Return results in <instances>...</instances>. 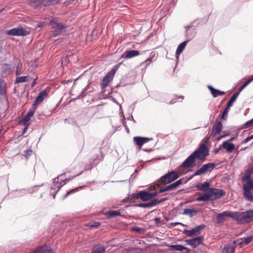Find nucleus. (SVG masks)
Masks as SVG:
<instances>
[{
    "instance_id": "obj_1",
    "label": "nucleus",
    "mask_w": 253,
    "mask_h": 253,
    "mask_svg": "<svg viewBox=\"0 0 253 253\" xmlns=\"http://www.w3.org/2000/svg\"><path fill=\"white\" fill-rule=\"evenodd\" d=\"M208 155L209 150L206 145L204 144H201L197 150L191 154V168L195 165L196 159L199 160L198 165H200Z\"/></svg>"
},
{
    "instance_id": "obj_2",
    "label": "nucleus",
    "mask_w": 253,
    "mask_h": 253,
    "mask_svg": "<svg viewBox=\"0 0 253 253\" xmlns=\"http://www.w3.org/2000/svg\"><path fill=\"white\" fill-rule=\"evenodd\" d=\"M248 169L246 174L242 177L243 181L246 182L243 185V195L245 199L249 202H253V194L251 191V188L253 187V179L251 178V173L248 172Z\"/></svg>"
},
{
    "instance_id": "obj_3",
    "label": "nucleus",
    "mask_w": 253,
    "mask_h": 253,
    "mask_svg": "<svg viewBox=\"0 0 253 253\" xmlns=\"http://www.w3.org/2000/svg\"><path fill=\"white\" fill-rule=\"evenodd\" d=\"M178 177L179 174L177 171H172L162 176L155 182V184L157 187H160L162 185H166L172 182Z\"/></svg>"
},
{
    "instance_id": "obj_4",
    "label": "nucleus",
    "mask_w": 253,
    "mask_h": 253,
    "mask_svg": "<svg viewBox=\"0 0 253 253\" xmlns=\"http://www.w3.org/2000/svg\"><path fill=\"white\" fill-rule=\"evenodd\" d=\"M236 212V221L240 224H244L253 222V210H249L246 211Z\"/></svg>"
},
{
    "instance_id": "obj_5",
    "label": "nucleus",
    "mask_w": 253,
    "mask_h": 253,
    "mask_svg": "<svg viewBox=\"0 0 253 253\" xmlns=\"http://www.w3.org/2000/svg\"><path fill=\"white\" fill-rule=\"evenodd\" d=\"M118 69V66L114 67L103 78L101 83V90L102 92H105L106 87L113 80L115 73Z\"/></svg>"
},
{
    "instance_id": "obj_6",
    "label": "nucleus",
    "mask_w": 253,
    "mask_h": 253,
    "mask_svg": "<svg viewBox=\"0 0 253 253\" xmlns=\"http://www.w3.org/2000/svg\"><path fill=\"white\" fill-rule=\"evenodd\" d=\"M236 212L231 211H224L221 213H218L216 215V220L217 223H221L224 221L226 218L230 217L236 221Z\"/></svg>"
},
{
    "instance_id": "obj_7",
    "label": "nucleus",
    "mask_w": 253,
    "mask_h": 253,
    "mask_svg": "<svg viewBox=\"0 0 253 253\" xmlns=\"http://www.w3.org/2000/svg\"><path fill=\"white\" fill-rule=\"evenodd\" d=\"M53 1L54 0H30L29 3L32 7L39 8L43 6L51 5Z\"/></svg>"
},
{
    "instance_id": "obj_8",
    "label": "nucleus",
    "mask_w": 253,
    "mask_h": 253,
    "mask_svg": "<svg viewBox=\"0 0 253 253\" xmlns=\"http://www.w3.org/2000/svg\"><path fill=\"white\" fill-rule=\"evenodd\" d=\"M215 166V164L211 163H209L203 165L199 169L197 170L192 176H191V179L193 176L199 175L208 171H211Z\"/></svg>"
},
{
    "instance_id": "obj_9",
    "label": "nucleus",
    "mask_w": 253,
    "mask_h": 253,
    "mask_svg": "<svg viewBox=\"0 0 253 253\" xmlns=\"http://www.w3.org/2000/svg\"><path fill=\"white\" fill-rule=\"evenodd\" d=\"M211 200L219 199L225 195L226 192L222 189L211 188L209 190Z\"/></svg>"
},
{
    "instance_id": "obj_10",
    "label": "nucleus",
    "mask_w": 253,
    "mask_h": 253,
    "mask_svg": "<svg viewBox=\"0 0 253 253\" xmlns=\"http://www.w3.org/2000/svg\"><path fill=\"white\" fill-rule=\"evenodd\" d=\"M8 35L16 36H26L29 33L23 28H14L7 31Z\"/></svg>"
},
{
    "instance_id": "obj_11",
    "label": "nucleus",
    "mask_w": 253,
    "mask_h": 253,
    "mask_svg": "<svg viewBox=\"0 0 253 253\" xmlns=\"http://www.w3.org/2000/svg\"><path fill=\"white\" fill-rule=\"evenodd\" d=\"M168 199L167 198H164L161 199H154L148 203H142L137 205V207L141 208H151L155 207L159 204L166 201Z\"/></svg>"
},
{
    "instance_id": "obj_12",
    "label": "nucleus",
    "mask_w": 253,
    "mask_h": 253,
    "mask_svg": "<svg viewBox=\"0 0 253 253\" xmlns=\"http://www.w3.org/2000/svg\"><path fill=\"white\" fill-rule=\"evenodd\" d=\"M182 180L181 179H179L178 180L175 181V182L170 184L167 186H165L164 188H161L159 190V193H163L166 191H170L173 189H175L179 185L181 184Z\"/></svg>"
},
{
    "instance_id": "obj_13",
    "label": "nucleus",
    "mask_w": 253,
    "mask_h": 253,
    "mask_svg": "<svg viewBox=\"0 0 253 253\" xmlns=\"http://www.w3.org/2000/svg\"><path fill=\"white\" fill-rule=\"evenodd\" d=\"M204 240L203 236H200L195 238L191 237V246L193 248H196L200 245L203 244Z\"/></svg>"
},
{
    "instance_id": "obj_14",
    "label": "nucleus",
    "mask_w": 253,
    "mask_h": 253,
    "mask_svg": "<svg viewBox=\"0 0 253 253\" xmlns=\"http://www.w3.org/2000/svg\"><path fill=\"white\" fill-rule=\"evenodd\" d=\"M140 54L138 50H126L122 55V58L125 59H130L136 57Z\"/></svg>"
},
{
    "instance_id": "obj_15",
    "label": "nucleus",
    "mask_w": 253,
    "mask_h": 253,
    "mask_svg": "<svg viewBox=\"0 0 253 253\" xmlns=\"http://www.w3.org/2000/svg\"><path fill=\"white\" fill-rule=\"evenodd\" d=\"M47 95L48 94L46 90H42L36 97V99L33 103L34 106H37L39 103L42 102L45 98H46Z\"/></svg>"
},
{
    "instance_id": "obj_16",
    "label": "nucleus",
    "mask_w": 253,
    "mask_h": 253,
    "mask_svg": "<svg viewBox=\"0 0 253 253\" xmlns=\"http://www.w3.org/2000/svg\"><path fill=\"white\" fill-rule=\"evenodd\" d=\"M53 24L52 27L55 29V36L61 34L66 28L64 25L60 23L53 22Z\"/></svg>"
},
{
    "instance_id": "obj_17",
    "label": "nucleus",
    "mask_w": 253,
    "mask_h": 253,
    "mask_svg": "<svg viewBox=\"0 0 253 253\" xmlns=\"http://www.w3.org/2000/svg\"><path fill=\"white\" fill-rule=\"evenodd\" d=\"M206 227L205 225L201 224L191 229V237L199 235Z\"/></svg>"
},
{
    "instance_id": "obj_18",
    "label": "nucleus",
    "mask_w": 253,
    "mask_h": 253,
    "mask_svg": "<svg viewBox=\"0 0 253 253\" xmlns=\"http://www.w3.org/2000/svg\"><path fill=\"white\" fill-rule=\"evenodd\" d=\"M137 198H139L143 201H147L151 199L150 193L143 190L140 191L137 194Z\"/></svg>"
},
{
    "instance_id": "obj_19",
    "label": "nucleus",
    "mask_w": 253,
    "mask_h": 253,
    "mask_svg": "<svg viewBox=\"0 0 253 253\" xmlns=\"http://www.w3.org/2000/svg\"><path fill=\"white\" fill-rule=\"evenodd\" d=\"M58 176L56 178H55L53 180V185L52 187V189H56L58 188V191L62 186L65 185L67 181H69L70 179H65L64 180H61L60 183L58 182Z\"/></svg>"
},
{
    "instance_id": "obj_20",
    "label": "nucleus",
    "mask_w": 253,
    "mask_h": 253,
    "mask_svg": "<svg viewBox=\"0 0 253 253\" xmlns=\"http://www.w3.org/2000/svg\"><path fill=\"white\" fill-rule=\"evenodd\" d=\"M221 147L223 149H225L228 153H232L235 149V145L227 141L223 142Z\"/></svg>"
},
{
    "instance_id": "obj_21",
    "label": "nucleus",
    "mask_w": 253,
    "mask_h": 253,
    "mask_svg": "<svg viewBox=\"0 0 253 253\" xmlns=\"http://www.w3.org/2000/svg\"><path fill=\"white\" fill-rule=\"evenodd\" d=\"M223 128L221 122H217L212 127V133L214 136H216L221 131Z\"/></svg>"
},
{
    "instance_id": "obj_22",
    "label": "nucleus",
    "mask_w": 253,
    "mask_h": 253,
    "mask_svg": "<svg viewBox=\"0 0 253 253\" xmlns=\"http://www.w3.org/2000/svg\"><path fill=\"white\" fill-rule=\"evenodd\" d=\"M150 139H149L147 137H141L138 136H136L133 138L134 143L140 147H141L144 143L147 142Z\"/></svg>"
},
{
    "instance_id": "obj_23",
    "label": "nucleus",
    "mask_w": 253,
    "mask_h": 253,
    "mask_svg": "<svg viewBox=\"0 0 253 253\" xmlns=\"http://www.w3.org/2000/svg\"><path fill=\"white\" fill-rule=\"evenodd\" d=\"M253 240V236H249L246 238H241L237 241L238 244L242 247L244 245H247L250 244Z\"/></svg>"
},
{
    "instance_id": "obj_24",
    "label": "nucleus",
    "mask_w": 253,
    "mask_h": 253,
    "mask_svg": "<svg viewBox=\"0 0 253 253\" xmlns=\"http://www.w3.org/2000/svg\"><path fill=\"white\" fill-rule=\"evenodd\" d=\"M208 88L210 89V90L211 92V93L212 94V95L213 97H216L220 95H223L225 94V92L220 91L217 89H216L214 88L211 85H209Z\"/></svg>"
},
{
    "instance_id": "obj_25",
    "label": "nucleus",
    "mask_w": 253,
    "mask_h": 253,
    "mask_svg": "<svg viewBox=\"0 0 253 253\" xmlns=\"http://www.w3.org/2000/svg\"><path fill=\"white\" fill-rule=\"evenodd\" d=\"M105 250L106 249L103 246L97 245L93 247L91 253H104Z\"/></svg>"
},
{
    "instance_id": "obj_26",
    "label": "nucleus",
    "mask_w": 253,
    "mask_h": 253,
    "mask_svg": "<svg viewBox=\"0 0 253 253\" xmlns=\"http://www.w3.org/2000/svg\"><path fill=\"white\" fill-rule=\"evenodd\" d=\"M188 41H184L182 42H181L179 45L178 46L176 52H175V56L176 57H178V56L180 54V53L183 51L184 49L185 48L187 42Z\"/></svg>"
},
{
    "instance_id": "obj_27",
    "label": "nucleus",
    "mask_w": 253,
    "mask_h": 253,
    "mask_svg": "<svg viewBox=\"0 0 253 253\" xmlns=\"http://www.w3.org/2000/svg\"><path fill=\"white\" fill-rule=\"evenodd\" d=\"M156 53L154 52H152L150 54L149 57L142 62L141 64H145L146 66H147L153 61L154 59H156Z\"/></svg>"
},
{
    "instance_id": "obj_28",
    "label": "nucleus",
    "mask_w": 253,
    "mask_h": 253,
    "mask_svg": "<svg viewBox=\"0 0 253 253\" xmlns=\"http://www.w3.org/2000/svg\"><path fill=\"white\" fill-rule=\"evenodd\" d=\"M170 247L172 249H173V250H175L176 251H185V253L188 252V251H189L188 248H187L186 247H185L182 245H171L170 246Z\"/></svg>"
},
{
    "instance_id": "obj_29",
    "label": "nucleus",
    "mask_w": 253,
    "mask_h": 253,
    "mask_svg": "<svg viewBox=\"0 0 253 253\" xmlns=\"http://www.w3.org/2000/svg\"><path fill=\"white\" fill-rule=\"evenodd\" d=\"M29 79V77L28 76H21V77H16L15 84H19L21 83H25L28 81Z\"/></svg>"
},
{
    "instance_id": "obj_30",
    "label": "nucleus",
    "mask_w": 253,
    "mask_h": 253,
    "mask_svg": "<svg viewBox=\"0 0 253 253\" xmlns=\"http://www.w3.org/2000/svg\"><path fill=\"white\" fill-rule=\"evenodd\" d=\"M210 196L208 191L205 194L199 197L197 200L199 201H207L210 199L211 200Z\"/></svg>"
},
{
    "instance_id": "obj_31",
    "label": "nucleus",
    "mask_w": 253,
    "mask_h": 253,
    "mask_svg": "<svg viewBox=\"0 0 253 253\" xmlns=\"http://www.w3.org/2000/svg\"><path fill=\"white\" fill-rule=\"evenodd\" d=\"M235 247L233 246H226L223 249L222 253H234Z\"/></svg>"
},
{
    "instance_id": "obj_32",
    "label": "nucleus",
    "mask_w": 253,
    "mask_h": 253,
    "mask_svg": "<svg viewBox=\"0 0 253 253\" xmlns=\"http://www.w3.org/2000/svg\"><path fill=\"white\" fill-rule=\"evenodd\" d=\"M210 183L208 182H205L204 183L198 184L196 187L199 190H205L208 189Z\"/></svg>"
},
{
    "instance_id": "obj_33",
    "label": "nucleus",
    "mask_w": 253,
    "mask_h": 253,
    "mask_svg": "<svg viewBox=\"0 0 253 253\" xmlns=\"http://www.w3.org/2000/svg\"><path fill=\"white\" fill-rule=\"evenodd\" d=\"M239 94V92L235 93L229 99V101L227 103V106L231 107L232 106L233 102L236 99L237 96Z\"/></svg>"
},
{
    "instance_id": "obj_34",
    "label": "nucleus",
    "mask_w": 253,
    "mask_h": 253,
    "mask_svg": "<svg viewBox=\"0 0 253 253\" xmlns=\"http://www.w3.org/2000/svg\"><path fill=\"white\" fill-rule=\"evenodd\" d=\"M190 168V156L183 162V163L179 167V169L182 168Z\"/></svg>"
},
{
    "instance_id": "obj_35",
    "label": "nucleus",
    "mask_w": 253,
    "mask_h": 253,
    "mask_svg": "<svg viewBox=\"0 0 253 253\" xmlns=\"http://www.w3.org/2000/svg\"><path fill=\"white\" fill-rule=\"evenodd\" d=\"M252 81H253V75L241 86H240L239 88V91H241Z\"/></svg>"
},
{
    "instance_id": "obj_36",
    "label": "nucleus",
    "mask_w": 253,
    "mask_h": 253,
    "mask_svg": "<svg viewBox=\"0 0 253 253\" xmlns=\"http://www.w3.org/2000/svg\"><path fill=\"white\" fill-rule=\"evenodd\" d=\"M230 110V107L227 106L226 108H225L224 111L222 113V114L221 116V119H222L223 120H226L227 118V114Z\"/></svg>"
},
{
    "instance_id": "obj_37",
    "label": "nucleus",
    "mask_w": 253,
    "mask_h": 253,
    "mask_svg": "<svg viewBox=\"0 0 253 253\" xmlns=\"http://www.w3.org/2000/svg\"><path fill=\"white\" fill-rule=\"evenodd\" d=\"M5 93V84L0 80V95H4Z\"/></svg>"
},
{
    "instance_id": "obj_38",
    "label": "nucleus",
    "mask_w": 253,
    "mask_h": 253,
    "mask_svg": "<svg viewBox=\"0 0 253 253\" xmlns=\"http://www.w3.org/2000/svg\"><path fill=\"white\" fill-rule=\"evenodd\" d=\"M253 126V119L247 122L245 124L242 126V128H247Z\"/></svg>"
},
{
    "instance_id": "obj_39",
    "label": "nucleus",
    "mask_w": 253,
    "mask_h": 253,
    "mask_svg": "<svg viewBox=\"0 0 253 253\" xmlns=\"http://www.w3.org/2000/svg\"><path fill=\"white\" fill-rule=\"evenodd\" d=\"M36 108H37V106H34V104H33L32 108L27 113L26 115L30 117V118H31L34 115V114L36 111Z\"/></svg>"
},
{
    "instance_id": "obj_40",
    "label": "nucleus",
    "mask_w": 253,
    "mask_h": 253,
    "mask_svg": "<svg viewBox=\"0 0 253 253\" xmlns=\"http://www.w3.org/2000/svg\"><path fill=\"white\" fill-rule=\"evenodd\" d=\"M108 214L110 217H115L121 215V212L119 211H109Z\"/></svg>"
},
{
    "instance_id": "obj_41",
    "label": "nucleus",
    "mask_w": 253,
    "mask_h": 253,
    "mask_svg": "<svg viewBox=\"0 0 253 253\" xmlns=\"http://www.w3.org/2000/svg\"><path fill=\"white\" fill-rule=\"evenodd\" d=\"M31 118L27 115H26L22 121V123L23 126H27V125H29V122Z\"/></svg>"
},
{
    "instance_id": "obj_42",
    "label": "nucleus",
    "mask_w": 253,
    "mask_h": 253,
    "mask_svg": "<svg viewBox=\"0 0 253 253\" xmlns=\"http://www.w3.org/2000/svg\"><path fill=\"white\" fill-rule=\"evenodd\" d=\"M100 225V223L98 222H94L92 223H89V226L93 227H97Z\"/></svg>"
},
{
    "instance_id": "obj_43",
    "label": "nucleus",
    "mask_w": 253,
    "mask_h": 253,
    "mask_svg": "<svg viewBox=\"0 0 253 253\" xmlns=\"http://www.w3.org/2000/svg\"><path fill=\"white\" fill-rule=\"evenodd\" d=\"M253 139V137H252V135L248 136L243 141L242 144L246 143Z\"/></svg>"
},
{
    "instance_id": "obj_44",
    "label": "nucleus",
    "mask_w": 253,
    "mask_h": 253,
    "mask_svg": "<svg viewBox=\"0 0 253 253\" xmlns=\"http://www.w3.org/2000/svg\"><path fill=\"white\" fill-rule=\"evenodd\" d=\"M20 66H21V65L19 64L17 67V71H16V76L22 74V72L20 70Z\"/></svg>"
},
{
    "instance_id": "obj_45",
    "label": "nucleus",
    "mask_w": 253,
    "mask_h": 253,
    "mask_svg": "<svg viewBox=\"0 0 253 253\" xmlns=\"http://www.w3.org/2000/svg\"><path fill=\"white\" fill-rule=\"evenodd\" d=\"M78 189V188H76L75 189H73L72 190H70V191L68 192L64 196V198H66L69 194L73 193L75 192V191Z\"/></svg>"
},
{
    "instance_id": "obj_46",
    "label": "nucleus",
    "mask_w": 253,
    "mask_h": 253,
    "mask_svg": "<svg viewBox=\"0 0 253 253\" xmlns=\"http://www.w3.org/2000/svg\"><path fill=\"white\" fill-rule=\"evenodd\" d=\"M159 193V191L158 192H154L153 193H150V196H151V199L152 198H154L155 197H156V196H157V195Z\"/></svg>"
},
{
    "instance_id": "obj_47",
    "label": "nucleus",
    "mask_w": 253,
    "mask_h": 253,
    "mask_svg": "<svg viewBox=\"0 0 253 253\" xmlns=\"http://www.w3.org/2000/svg\"><path fill=\"white\" fill-rule=\"evenodd\" d=\"M154 221H155V223L156 224H160L161 223V218H160V217H155L154 218Z\"/></svg>"
},
{
    "instance_id": "obj_48",
    "label": "nucleus",
    "mask_w": 253,
    "mask_h": 253,
    "mask_svg": "<svg viewBox=\"0 0 253 253\" xmlns=\"http://www.w3.org/2000/svg\"><path fill=\"white\" fill-rule=\"evenodd\" d=\"M3 67L5 68V69H8L10 70L11 69V66L8 64H4L3 65Z\"/></svg>"
},
{
    "instance_id": "obj_49",
    "label": "nucleus",
    "mask_w": 253,
    "mask_h": 253,
    "mask_svg": "<svg viewBox=\"0 0 253 253\" xmlns=\"http://www.w3.org/2000/svg\"><path fill=\"white\" fill-rule=\"evenodd\" d=\"M197 211L194 209H191V216L196 214Z\"/></svg>"
},
{
    "instance_id": "obj_50",
    "label": "nucleus",
    "mask_w": 253,
    "mask_h": 253,
    "mask_svg": "<svg viewBox=\"0 0 253 253\" xmlns=\"http://www.w3.org/2000/svg\"><path fill=\"white\" fill-rule=\"evenodd\" d=\"M222 148V147H221V145L217 149H215L214 150V153L215 154H217V153L219 152V151Z\"/></svg>"
},
{
    "instance_id": "obj_51",
    "label": "nucleus",
    "mask_w": 253,
    "mask_h": 253,
    "mask_svg": "<svg viewBox=\"0 0 253 253\" xmlns=\"http://www.w3.org/2000/svg\"><path fill=\"white\" fill-rule=\"evenodd\" d=\"M184 214H190V209H185L183 211Z\"/></svg>"
},
{
    "instance_id": "obj_52",
    "label": "nucleus",
    "mask_w": 253,
    "mask_h": 253,
    "mask_svg": "<svg viewBox=\"0 0 253 253\" xmlns=\"http://www.w3.org/2000/svg\"><path fill=\"white\" fill-rule=\"evenodd\" d=\"M32 150H27L25 151L26 155L29 156L32 154Z\"/></svg>"
},
{
    "instance_id": "obj_53",
    "label": "nucleus",
    "mask_w": 253,
    "mask_h": 253,
    "mask_svg": "<svg viewBox=\"0 0 253 253\" xmlns=\"http://www.w3.org/2000/svg\"><path fill=\"white\" fill-rule=\"evenodd\" d=\"M103 160V158H101L100 159H99V160H97V159H95L94 160V162L95 163V164H98L100 161H101Z\"/></svg>"
},
{
    "instance_id": "obj_54",
    "label": "nucleus",
    "mask_w": 253,
    "mask_h": 253,
    "mask_svg": "<svg viewBox=\"0 0 253 253\" xmlns=\"http://www.w3.org/2000/svg\"><path fill=\"white\" fill-rule=\"evenodd\" d=\"M25 126V127L23 129V134L25 133L27 131V130L28 127V125H27V126Z\"/></svg>"
},
{
    "instance_id": "obj_55",
    "label": "nucleus",
    "mask_w": 253,
    "mask_h": 253,
    "mask_svg": "<svg viewBox=\"0 0 253 253\" xmlns=\"http://www.w3.org/2000/svg\"><path fill=\"white\" fill-rule=\"evenodd\" d=\"M181 223L180 222H173L171 223L170 224L172 226H175L177 224H180Z\"/></svg>"
},
{
    "instance_id": "obj_56",
    "label": "nucleus",
    "mask_w": 253,
    "mask_h": 253,
    "mask_svg": "<svg viewBox=\"0 0 253 253\" xmlns=\"http://www.w3.org/2000/svg\"><path fill=\"white\" fill-rule=\"evenodd\" d=\"M185 233L187 236H190V230H186Z\"/></svg>"
},
{
    "instance_id": "obj_57",
    "label": "nucleus",
    "mask_w": 253,
    "mask_h": 253,
    "mask_svg": "<svg viewBox=\"0 0 253 253\" xmlns=\"http://www.w3.org/2000/svg\"><path fill=\"white\" fill-rule=\"evenodd\" d=\"M175 98L176 99H178V98H181V99H183L184 98V96L183 95H180L179 96H178L177 95L175 96Z\"/></svg>"
},
{
    "instance_id": "obj_58",
    "label": "nucleus",
    "mask_w": 253,
    "mask_h": 253,
    "mask_svg": "<svg viewBox=\"0 0 253 253\" xmlns=\"http://www.w3.org/2000/svg\"><path fill=\"white\" fill-rule=\"evenodd\" d=\"M124 126L126 127V129L127 130V131L129 132V129H128V127H127V126L126 125V124L124 125Z\"/></svg>"
},
{
    "instance_id": "obj_59",
    "label": "nucleus",
    "mask_w": 253,
    "mask_h": 253,
    "mask_svg": "<svg viewBox=\"0 0 253 253\" xmlns=\"http://www.w3.org/2000/svg\"><path fill=\"white\" fill-rule=\"evenodd\" d=\"M36 79H36L34 81V82H33V84H32V86H33L36 84Z\"/></svg>"
},
{
    "instance_id": "obj_60",
    "label": "nucleus",
    "mask_w": 253,
    "mask_h": 253,
    "mask_svg": "<svg viewBox=\"0 0 253 253\" xmlns=\"http://www.w3.org/2000/svg\"><path fill=\"white\" fill-rule=\"evenodd\" d=\"M234 139V138L232 137V138H231L228 141H229V142H230L233 141Z\"/></svg>"
},
{
    "instance_id": "obj_61",
    "label": "nucleus",
    "mask_w": 253,
    "mask_h": 253,
    "mask_svg": "<svg viewBox=\"0 0 253 253\" xmlns=\"http://www.w3.org/2000/svg\"><path fill=\"white\" fill-rule=\"evenodd\" d=\"M186 242H187L188 244H190V239H187V240H186Z\"/></svg>"
},
{
    "instance_id": "obj_62",
    "label": "nucleus",
    "mask_w": 253,
    "mask_h": 253,
    "mask_svg": "<svg viewBox=\"0 0 253 253\" xmlns=\"http://www.w3.org/2000/svg\"><path fill=\"white\" fill-rule=\"evenodd\" d=\"M4 10V8H2L0 10V14Z\"/></svg>"
},
{
    "instance_id": "obj_63",
    "label": "nucleus",
    "mask_w": 253,
    "mask_h": 253,
    "mask_svg": "<svg viewBox=\"0 0 253 253\" xmlns=\"http://www.w3.org/2000/svg\"><path fill=\"white\" fill-rule=\"evenodd\" d=\"M131 119L133 121V122H134V123H135V121L134 120L133 118V117H132V116H131Z\"/></svg>"
},
{
    "instance_id": "obj_64",
    "label": "nucleus",
    "mask_w": 253,
    "mask_h": 253,
    "mask_svg": "<svg viewBox=\"0 0 253 253\" xmlns=\"http://www.w3.org/2000/svg\"><path fill=\"white\" fill-rule=\"evenodd\" d=\"M175 101H173V100H171V102H170V104H172V103H174Z\"/></svg>"
}]
</instances>
